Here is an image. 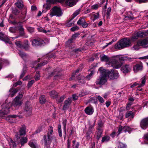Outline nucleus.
<instances>
[{"mask_svg": "<svg viewBox=\"0 0 148 148\" xmlns=\"http://www.w3.org/2000/svg\"><path fill=\"white\" fill-rule=\"evenodd\" d=\"M94 71H91L90 73L86 77V79L87 80H89L90 79V78L92 77V76L94 74Z\"/></svg>", "mask_w": 148, "mask_h": 148, "instance_id": "nucleus-50", "label": "nucleus"}, {"mask_svg": "<svg viewBox=\"0 0 148 148\" xmlns=\"http://www.w3.org/2000/svg\"><path fill=\"white\" fill-rule=\"evenodd\" d=\"M101 60L102 62H108L110 61V58L104 55H101L100 56Z\"/></svg>", "mask_w": 148, "mask_h": 148, "instance_id": "nucleus-24", "label": "nucleus"}, {"mask_svg": "<svg viewBox=\"0 0 148 148\" xmlns=\"http://www.w3.org/2000/svg\"><path fill=\"white\" fill-rule=\"evenodd\" d=\"M132 67L129 64H125L121 68L122 71L124 73H127L130 72L131 70Z\"/></svg>", "mask_w": 148, "mask_h": 148, "instance_id": "nucleus-17", "label": "nucleus"}, {"mask_svg": "<svg viewBox=\"0 0 148 148\" xmlns=\"http://www.w3.org/2000/svg\"><path fill=\"white\" fill-rule=\"evenodd\" d=\"M9 30L11 33H14L16 32L17 30V28L16 27H11L10 28Z\"/></svg>", "mask_w": 148, "mask_h": 148, "instance_id": "nucleus-42", "label": "nucleus"}, {"mask_svg": "<svg viewBox=\"0 0 148 148\" xmlns=\"http://www.w3.org/2000/svg\"><path fill=\"white\" fill-rule=\"evenodd\" d=\"M78 36L77 34H74L72 36V38L70 40H69L66 42V45L68 46L70 45V44Z\"/></svg>", "mask_w": 148, "mask_h": 148, "instance_id": "nucleus-23", "label": "nucleus"}, {"mask_svg": "<svg viewBox=\"0 0 148 148\" xmlns=\"http://www.w3.org/2000/svg\"><path fill=\"white\" fill-rule=\"evenodd\" d=\"M108 76L110 79L113 80L117 79L119 77V74L116 70H112L110 72L109 71Z\"/></svg>", "mask_w": 148, "mask_h": 148, "instance_id": "nucleus-8", "label": "nucleus"}, {"mask_svg": "<svg viewBox=\"0 0 148 148\" xmlns=\"http://www.w3.org/2000/svg\"><path fill=\"white\" fill-rule=\"evenodd\" d=\"M18 10L15 8L12 10V13L15 15H17L18 13Z\"/></svg>", "mask_w": 148, "mask_h": 148, "instance_id": "nucleus-58", "label": "nucleus"}, {"mask_svg": "<svg viewBox=\"0 0 148 148\" xmlns=\"http://www.w3.org/2000/svg\"><path fill=\"white\" fill-rule=\"evenodd\" d=\"M65 98V96L63 95L61 96L57 100V103H60L62 102L64 99Z\"/></svg>", "mask_w": 148, "mask_h": 148, "instance_id": "nucleus-39", "label": "nucleus"}, {"mask_svg": "<svg viewBox=\"0 0 148 148\" xmlns=\"http://www.w3.org/2000/svg\"><path fill=\"white\" fill-rule=\"evenodd\" d=\"M99 14L98 13L93 14H92V16L94 17V19H93V21H94L99 18Z\"/></svg>", "mask_w": 148, "mask_h": 148, "instance_id": "nucleus-49", "label": "nucleus"}, {"mask_svg": "<svg viewBox=\"0 0 148 148\" xmlns=\"http://www.w3.org/2000/svg\"><path fill=\"white\" fill-rule=\"evenodd\" d=\"M71 140L69 139L67 140V148H70L71 147Z\"/></svg>", "mask_w": 148, "mask_h": 148, "instance_id": "nucleus-63", "label": "nucleus"}, {"mask_svg": "<svg viewBox=\"0 0 148 148\" xmlns=\"http://www.w3.org/2000/svg\"><path fill=\"white\" fill-rule=\"evenodd\" d=\"M110 139V137L108 136H105L102 137L101 141L102 142H107L109 141Z\"/></svg>", "mask_w": 148, "mask_h": 148, "instance_id": "nucleus-38", "label": "nucleus"}, {"mask_svg": "<svg viewBox=\"0 0 148 148\" xmlns=\"http://www.w3.org/2000/svg\"><path fill=\"white\" fill-rule=\"evenodd\" d=\"M131 130V129L129 126H125L123 127L120 125L119 127L118 131L117 132L118 133V135L123 132H130Z\"/></svg>", "mask_w": 148, "mask_h": 148, "instance_id": "nucleus-11", "label": "nucleus"}, {"mask_svg": "<svg viewBox=\"0 0 148 148\" xmlns=\"http://www.w3.org/2000/svg\"><path fill=\"white\" fill-rule=\"evenodd\" d=\"M77 78L79 79L78 83L81 84L85 83V81L84 77H82L81 78L79 79V77H77Z\"/></svg>", "mask_w": 148, "mask_h": 148, "instance_id": "nucleus-40", "label": "nucleus"}, {"mask_svg": "<svg viewBox=\"0 0 148 148\" xmlns=\"http://www.w3.org/2000/svg\"><path fill=\"white\" fill-rule=\"evenodd\" d=\"M38 31L40 32H42L45 33H46L47 32H50V31L49 30H48L47 31L46 30L43 29L42 28L39 27L38 28Z\"/></svg>", "mask_w": 148, "mask_h": 148, "instance_id": "nucleus-48", "label": "nucleus"}, {"mask_svg": "<svg viewBox=\"0 0 148 148\" xmlns=\"http://www.w3.org/2000/svg\"><path fill=\"white\" fill-rule=\"evenodd\" d=\"M47 61H44V62L42 63H40V64H38V65H37V68L39 67H40V66H43L44 65L47 64Z\"/></svg>", "mask_w": 148, "mask_h": 148, "instance_id": "nucleus-57", "label": "nucleus"}, {"mask_svg": "<svg viewBox=\"0 0 148 148\" xmlns=\"http://www.w3.org/2000/svg\"><path fill=\"white\" fill-rule=\"evenodd\" d=\"M79 29V27L77 26H75L72 27L71 29V30L72 32H74L77 30Z\"/></svg>", "mask_w": 148, "mask_h": 148, "instance_id": "nucleus-53", "label": "nucleus"}, {"mask_svg": "<svg viewBox=\"0 0 148 148\" xmlns=\"http://www.w3.org/2000/svg\"><path fill=\"white\" fill-rule=\"evenodd\" d=\"M40 72L39 71L36 72L35 78L36 80H38L40 79Z\"/></svg>", "mask_w": 148, "mask_h": 148, "instance_id": "nucleus-52", "label": "nucleus"}, {"mask_svg": "<svg viewBox=\"0 0 148 148\" xmlns=\"http://www.w3.org/2000/svg\"><path fill=\"white\" fill-rule=\"evenodd\" d=\"M17 92L18 90L17 89L11 88L10 90V93L9 95L11 97H12L15 95Z\"/></svg>", "mask_w": 148, "mask_h": 148, "instance_id": "nucleus-26", "label": "nucleus"}, {"mask_svg": "<svg viewBox=\"0 0 148 148\" xmlns=\"http://www.w3.org/2000/svg\"><path fill=\"white\" fill-rule=\"evenodd\" d=\"M139 37L137 32H135L131 38V40L133 41H135Z\"/></svg>", "mask_w": 148, "mask_h": 148, "instance_id": "nucleus-31", "label": "nucleus"}, {"mask_svg": "<svg viewBox=\"0 0 148 148\" xmlns=\"http://www.w3.org/2000/svg\"><path fill=\"white\" fill-rule=\"evenodd\" d=\"M27 138L26 137H23L20 139V143L21 144V146L24 145L27 142Z\"/></svg>", "mask_w": 148, "mask_h": 148, "instance_id": "nucleus-32", "label": "nucleus"}, {"mask_svg": "<svg viewBox=\"0 0 148 148\" xmlns=\"http://www.w3.org/2000/svg\"><path fill=\"white\" fill-rule=\"evenodd\" d=\"M116 59H118L119 61L121 62L122 61L128 60L129 61H131L133 60V58H131L128 56L119 55L116 56Z\"/></svg>", "mask_w": 148, "mask_h": 148, "instance_id": "nucleus-14", "label": "nucleus"}, {"mask_svg": "<svg viewBox=\"0 0 148 148\" xmlns=\"http://www.w3.org/2000/svg\"><path fill=\"white\" fill-rule=\"evenodd\" d=\"M80 10H76L73 14L72 17L70 21L73 19L79 13Z\"/></svg>", "mask_w": 148, "mask_h": 148, "instance_id": "nucleus-36", "label": "nucleus"}, {"mask_svg": "<svg viewBox=\"0 0 148 148\" xmlns=\"http://www.w3.org/2000/svg\"><path fill=\"white\" fill-rule=\"evenodd\" d=\"M31 42L32 45L34 47L44 45L45 43L44 40L40 38L31 40Z\"/></svg>", "mask_w": 148, "mask_h": 148, "instance_id": "nucleus-7", "label": "nucleus"}, {"mask_svg": "<svg viewBox=\"0 0 148 148\" xmlns=\"http://www.w3.org/2000/svg\"><path fill=\"white\" fill-rule=\"evenodd\" d=\"M73 148H78L79 145V143L78 142H76L75 140L73 141Z\"/></svg>", "mask_w": 148, "mask_h": 148, "instance_id": "nucleus-44", "label": "nucleus"}, {"mask_svg": "<svg viewBox=\"0 0 148 148\" xmlns=\"http://www.w3.org/2000/svg\"><path fill=\"white\" fill-rule=\"evenodd\" d=\"M49 95L51 97L54 98L57 97L58 95V93L55 91L52 90L49 92Z\"/></svg>", "mask_w": 148, "mask_h": 148, "instance_id": "nucleus-28", "label": "nucleus"}, {"mask_svg": "<svg viewBox=\"0 0 148 148\" xmlns=\"http://www.w3.org/2000/svg\"><path fill=\"white\" fill-rule=\"evenodd\" d=\"M12 103L6 99L1 106L2 109L0 110V116H3L6 115L10 112V108L12 106Z\"/></svg>", "mask_w": 148, "mask_h": 148, "instance_id": "nucleus-4", "label": "nucleus"}, {"mask_svg": "<svg viewBox=\"0 0 148 148\" xmlns=\"http://www.w3.org/2000/svg\"><path fill=\"white\" fill-rule=\"evenodd\" d=\"M66 120H65L63 122V124L64 126V130L65 132H66Z\"/></svg>", "mask_w": 148, "mask_h": 148, "instance_id": "nucleus-61", "label": "nucleus"}, {"mask_svg": "<svg viewBox=\"0 0 148 148\" xmlns=\"http://www.w3.org/2000/svg\"><path fill=\"white\" fill-rule=\"evenodd\" d=\"M28 145L32 148H36L38 146L36 141L35 140H30L29 142Z\"/></svg>", "mask_w": 148, "mask_h": 148, "instance_id": "nucleus-22", "label": "nucleus"}, {"mask_svg": "<svg viewBox=\"0 0 148 148\" xmlns=\"http://www.w3.org/2000/svg\"><path fill=\"white\" fill-rule=\"evenodd\" d=\"M146 77L144 76L141 79V83L138 84L136 82L134 83L131 86V87H134L138 85V87H140L144 86L146 82Z\"/></svg>", "mask_w": 148, "mask_h": 148, "instance_id": "nucleus-19", "label": "nucleus"}, {"mask_svg": "<svg viewBox=\"0 0 148 148\" xmlns=\"http://www.w3.org/2000/svg\"><path fill=\"white\" fill-rule=\"evenodd\" d=\"M97 99L101 103H102L104 101L103 98L99 95L97 96Z\"/></svg>", "mask_w": 148, "mask_h": 148, "instance_id": "nucleus-56", "label": "nucleus"}, {"mask_svg": "<svg viewBox=\"0 0 148 148\" xmlns=\"http://www.w3.org/2000/svg\"><path fill=\"white\" fill-rule=\"evenodd\" d=\"M58 128L59 136L60 137H61L62 136V134L61 125L60 124L58 125Z\"/></svg>", "mask_w": 148, "mask_h": 148, "instance_id": "nucleus-43", "label": "nucleus"}, {"mask_svg": "<svg viewBox=\"0 0 148 148\" xmlns=\"http://www.w3.org/2000/svg\"><path fill=\"white\" fill-rule=\"evenodd\" d=\"M55 1L58 2H61L65 1V4L69 7L73 6L76 4L77 0H54Z\"/></svg>", "mask_w": 148, "mask_h": 148, "instance_id": "nucleus-9", "label": "nucleus"}, {"mask_svg": "<svg viewBox=\"0 0 148 148\" xmlns=\"http://www.w3.org/2000/svg\"><path fill=\"white\" fill-rule=\"evenodd\" d=\"M85 112L87 114L91 115L93 113L94 110L92 106H88L85 109Z\"/></svg>", "mask_w": 148, "mask_h": 148, "instance_id": "nucleus-21", "label": "nucleus"}, {"mask_svg": "<svg viewBox=\"0 0 148 148\" xmlns=\"http://www.w3.org/2000/svg\"><path fill=\"white\" fill-rule=\"evenodd\" d=\"M138 32L139 37H144L147 36L148 34L147 31V32H142L140 31Z\"/></svg>", "mask_w": 148, "mask_h": 148, "instance_id": "nucleus-30", "label": "nucleus"}, {"mask_svg": "<svg viewBox=\"0 0 148 148\" xmlns=\"http://www.w3.org/2000/svg\"><path fill=\"white\" fill-rule=\"evenodd\" d=\"M25 110L29 114L31 113L32 112V107L30 102L28 101H27L25 103Z\"/></svg>", "mask_w": 148, "mask_h": 148, "instance_id": "nucleus-18", "label": "nucleus"}, {"mask_svg": "<svg viewBox=\"0 0 148 148\" xmlns=\"http://www.w3.org/2000/svg\"><path fill=\"white\" fill-rule=\"evenodd\" d=\"M126 145L123 143H120L119 144L118 148H124L126 147Z\"/></svg>", "mask_w": 148, "mask_h": 148, "instance_id": "nucleus-54", "label": "nucleus"}, {"mask_svg": "<svg viewBox=\"0 0 148 148\" xmlns=\"http://www.w3.org/2000/svg\"><path fill=\"white\" fill-rule=\"evenodd\" d=\"M97 130V139L99 140L101 136V135L102 133V130Z\"/></svg>", "mask_w": 148, "mask_h": 148, "instance_id": "nucleus-37", "label": "nucleus"}, {"mask_svg": "<svg viewBox=\"0 0 148 148\" xmlns=\"http://www.w3.org/2000/svg\"><path fill=\"white\" fill-rule=\"evenodd\" d=\"M81 25L83 27L86 28L88 26V24L86 23L85 20L84 22Z\"/></svg>", "mask_w": 148, "mask_h": 148, "instance_id": "nucleus-64", "label": "nucleus"}, {"mask_svg": "<svg viewBox=\"0 0 148 148\" xmlns=\"http://www.w3.org/2000/svg\"><path fill=\"white\" fill-rule=\"evenodd\" d=\"M131 42L129 39L124 38L118 42L114 46L115 49H121L130 45Z\"/></svg>", "mask_w": 148, "mask_h": 148, "instance_id": "nucleus-3", "label": "nucleus"}, {"mask_svg": "<svg viewBox=\"0 0 148 148\" xmlns=\"http://www.w3.org/2000/svg\"><path fill=\"white\" fill-rule=\"evenodd\" d=\"M118 59H116V57L114 59L111 60V66L114 68L118 69L120 68L122 64V63L120 61H119Z\"/></svg>", "mask_w": 148, "mask_h": 148, "instance_id": "nucleus-6", "label": "nucleus"}, {"mask_svg": "<svg viewBox=\"0 0 148 148\" xmlns=\"http://www.w3.org/2000/svg\"><path fill=\"white\" fill-rule=\"evenodd\" d=\"M22 97L23 95L22 94H20L18 96H17L12 102V105L14 106H20L21 104V102L19 99L21 98Z\"/></svg>", "mask_w": 148, "mask_h": 148, "instance_id": "nucleus-10", "label": "nucleus"}, {"mask_svg": "<svg viewBox=\"0 0 148 148\" xmlns=\"http://www.w3.org/2000/svg\"><path fill=\"white\" fill-rule=\"evenodd\" d=\"M27 71V67L26 66H24L23 69V71L21 74L20 75V78H22L25 75Z\"/></svg>", "mask_w": 148, "mask_h": 148, "instance_id": "nucleus-33", "label": "nucleus"}, {"mask_svg": "<svg viewBox=\"0 0 148 148\" xmlns=\"http://www.w3.org/2000/svg\"><path fill=\"white\" fill-rule=\"evenodd\" d=\"M72 98H69L67 99L64 102V105L63 107V110H66L69 107L72 101Z\"/></svg>", "mask_w": 148, "mask_h": 148, "instance_id": "nucleus-15", "label": "nucleus"}, {"mask_svg": "<svg viewBox=\"0 0 148 148\" xmlns=\"http://www.w3.org/2000/svg\"><path fill=\"white\" fill-rule=\"evenodd\" d=\"M63 14L61 9L59 7L55 6L52 9V11L47 14V16H49L51 18L55 16L57 17H60L62 16Z\"/></svg>", "mask_w": 148, "mask_h": 148, "instance_id": "nucleus-5", "label": "nucleus"}, {"mask_svg": "<svg viewBox=\"0 0 148 148\" xmlns=\"http://www.w3.org/2000/svg\"><path fill=\"white\" fill-rule=\"evenodd\" d=\"M10 143V146L11 147H15L16 146V145L12 140H11Z\"/></svg>", "mask_w": 148, "mask_h": 148, "instance_id": "nucleus-51", "label": "nucleus"}, {"mask_svg": "<svg viewBox=\"0 0 148 148\" xmlns=\"http://www.w3.org/2000/svg\"><path fill=\"white\" fill-rule=\"evenodd\" d=\"M18 53L19 55L23 58H25L26 56V54L24 53L21 51H19Z\"/></svg>", "mask_w": 148, "mask_h": 148, "instance_id": "nucleus-45", "label": "nucleus"}, {"mask_svg": "<svg viewBox=\"0 0 148 148\" xmlns=\"http://www.w3.org/2000/svg\"><path fill=\"white\" fill-rule=\"evenodd\" d=\"M138 45L143 48L148 47V38L138 41Z\"/></svg>", "mask_w": 148, "mask_h": 148, "instance_id": "nucleus-13", "label": "nucleus"}, {"mask_svg": "<svg viewBox=\"0 0 148 148\" xmlns=\"http://www.w3.org/2000/svg\"><path fill=\"white\" fill-rule=\"evenodd\" d=\"M143 68V64L142 63L138 64L135 65L133 67V70L135 73L142 70Z\"/></svg>", "mask_w": 148, "mask_h": 148, "instance_id": "nucleus-16", "label": "nucleus"}, {"mask_svg": "<svg viewBox=\"0 0 148 148\" xmlns=\"http://www.w3.org/2000/svg\"><path fill=\"white\" fill-rule=\"evenodd\" d=\"M39 100L40 103L41 104H43L45 103L46 98L45 96L42 95L40 97Z\"/></svg>", "mask_w": 148, "mask_h": 148, "instance_id": "nucleus-35", "label": "nucleus"}, {"mask_svg": "<svg viewBox=\"0 0 148 148\" xmlns=\"http://www.w3.org/2000/svg\"><path fill=\"white\" fill-rule=\"evenodd\" d=\"M140 126L143 130H145L148 127V117L143 119L141 120Z\"/></svg>", "mask_w": 148, "mask_h": 148, "instance_id": "nucleus-12", "label": "nucleus"}, {"mask_svg": "<svg viewBox=\"0 0 148 148\" xmlns=\"http://www.w3.org/2000/svg\"><path fill=\"white\" fill-rule=\"evenodd\" d=\"M111 8H109L108 9L107 12V17H109L110 13L111 12Z\"/></svg>", "mask_w": 148, "mask_h": 148, "instance_id": "nucleus-60", "label": "nucleus"}, {"mask_svg": "<svg viewBox=\"0 0 148 148\" xmlns=\"http://www.w3.org/2000/svg\"><path fill=\"white\" fill-rule=\"evenodd\" d=\"M99 7V5L97 4L93 5L91 6V8L92 9L97 10Z\"/></svg>", "mask_w": 148, "mask_h": 148, "instance_id": "nucleus-59", "label": "nucleus"}, {"mask_svg": "<svg viewBox=\"0 0 148 148\" xmlns=\"http://www.w3.org/2000/svg\"><path fill=\"white\" fill-rule=\"evenodd\" d=\"M17 47L19 48H22V45L21 44L20 41H17L15 42Z\"/></svg>", "mask_w": 148, "mask_h": 148, "instance_id": "nucleus-55", "label": "nucleus"}, {"mask_svg": "<svg viewBox=\"0 0 148 148\" xmlns=\"http://www.w3.org/2000/svg\"><path fill=\"white\" fill-rule=\"evenodd\" d=\"M26 127L25 125L22 126L21 128L19 131V133H20L21 135H23L25 134Z\"/></svg>", "mask_w": 148, "mask_h": 148, "instance_id": "nucleus-29", "label": "nucleus"}, {"mask_svg": "<svg viewBox=\"0 0 148 148\" xmlns=\"http://www.w3.org/2000/svg\"><path fill=\"white\" fill-rule=\"evenodd\" d=\"M29 47V45L28 41L27 40L25 41V44L24 46V48L26 50L28 49Z\"/></svg>", "mask_w": 148, "mask_h": 148, "instance_id": "nucleus-47", "label": "nucleus"}, {"mask_svg": "<svg viewBox=\"0 0 148 148\" xmlns=\"http://www.w3.org/2000/svg\"><path fill=\"white\" fill-rule=\"evenodd\" d=\"M85 19L83 18H80L77 22V25H81L84 22Z\"/></svg>", "mask_w": 148, "mask_h": 148, "instance_id": "nucleus-41", "label": "nucleus"}, {"mask_svg": "<svg viewBox=\"0 0 148 148\" xmlns=\"http://www.w3.org/2000/svg\"><path fill=\"white\" fill-rule=\"evenodd\" d=\"M18 29L20 31V34L21 35H23L24 34V29L22 25H20L18 27Z\"/></svg>", "mask_w": 148, "mask_h": 148, "instance_id": "nucleus-34", "label": "nucleus"}, {"mask_svg": "<svg viewBox=\"0 0 148 148\" xmlns=\"http://www.w3.org/2000/svg\"><path fill=\"white\" fill-rule=\"evenodd\" d=\"M80 69H78L75 72V73H72V75L71 78L69 79V80H71L73 79V78L75 77V73H78Z\"/></svg>", "mask_w": 148, "mask_h": 148, "instance_id": "nucleus-46", "label": "nucleus"}, {"mask_svg": "<svg viewBox=\"0 0 148 148\" xmlns=\"http://www.w3.org/2000/svg\"><path fill=\"white\" fill-rule=\"evenodd\" d=\"M99 71L101 73L99 79H97L96 83L97 85H103L107 81V77L109 74V71L103 69L102 67H100Z\"/></svg>", "mask_w": 148, "mask_h": 148, "instance_id": "nucleus-2", "label": "nucleus"}, {"mask_svg": "<svg viewBox=\"0 0 148 148\" xmlns=\"http://www.w3.org/2000/svg\"><path fill=\"white\" fill-rule=\"evenodd\" d=\"M102 126V124L101 122H100L98 123V127L97 130H102L101 127Z\"/></svg>", "mask_w": 148, "mask_h": 148, "instance_id": "nucleus-62", "label": "nucleus"}, {"mask_svg": "<svg viewBox=\"0 0 148 148\" xmlns=\"http://www.w3.org/2000/svg\"><path fill=\"white\" fill-rule=\"evenodd\" d=\"M0 40L5 42L6 43H8L10 44H12L9 39L7 37L4 36V34L2 32H0Z\"/></svg>", "mask_w": 148, "mask_h": 148, "instance_id": "nucleus-20", "label": "nucleus"}, {"mask_svg": "<svg viewBox=\"0 0 148 148\" xmlns=\"http://www.w3.org/2000/svg\"><path fill=\"white\" fill-rule=\"evenodd\" d=\"M134 114L132 111H128L125 113V117L127 118L129 117H130L131 118H133L134 116Z\"/></svg>", "mask_w": 148, "mask_h": 148, "instance_id": "nucleus-27", "label": "nucleus"}, {"mask_svg": "<svg viewBox=\"0 0 148 148\" xmlns=\"http://www.w3.org/2000/svg\"><path fill=\"white\" fill-rule=\"evenodd\" d=\"M53 128L51 126H49L47 135H45L43 136L44 142V145L47 146L49 145L52 141L55 142L56 138L55 136H53Z\"/></svg>", "mask_w": 148, "mask_h": 148, "instance_id": "nucleus-1", "label": "nucleus"}, {"mask_svg": "<svg viewBox=\"0 0 148 148\" xmlns=\"http://www.w3.org/2000/svg\"><path fill=\"white\" fill-rule=\"evenodd\" d=\"M15 4L16 6L19 9L22 8L23 6V2L21 0L18 1L15 3Z\"/></svg>", "mask_w": 148, "mask_h": 148, "instance_id": "nucleus-25", "label": "nucleus"}]
</instances>
